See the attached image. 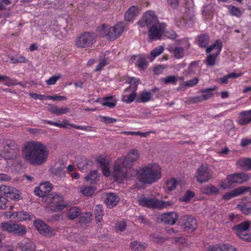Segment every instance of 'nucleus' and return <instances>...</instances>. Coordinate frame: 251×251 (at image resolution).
Wrapping results in <instances>:
<instances>
[{
	"label": "nucleus",
	"mask_w": 251,
	"mask_h": 251,
	"mask_svg": "<svg viewBox=\"0 0 251 251\" xmlns=\"http://www.w3.org/2000/svg\"><path fill=\"white\" fill-rule=\"evenodd\" d=\"M159 209H162L170 207L174 203L172 201H165L162 200H159Z\"/></svg>",
	"instance_id": "obj_58"
},
{
	"label": "nucleus",
	"mask_w": 251,
	"mask_h": 251,
	"mask_svg": "<svg viewBox=\"0 0 251 251\" xmlns=\"http://www.w3.org/2000/svg\"><path fill=\"white\" fill-rule=\"evenodd\" d=\"M166 26L165 23L159 22L155 25L149 27V38L151 40L160 39L165 31Z\"/></svg>",
	"instance_id": "obj_12"
},
{
	"label": "nucleus",
	"mask_w": 251,
	"mask_h": 251,
	"mask_svg": "<svg viewBox=\"0 0 251 251\" xmlns=\"http://www.w3.org/2000/svg\"><path fill=\"white\" fill-rule=\"evenodd\" d=\"M137 150H132L124 157L118 158L114 162L112 176L115 181L122 182L127 177L126 169L130 168L139 158Z\"/></svg>",
	"instance_id": "obj_2"
},
{
	"label": "nucleus",
	"mask_w": 251,
	"mask_h": 251,
	"mask_svg": "<svg viewBox=\"0 0 251 251\" xmlns=\"http://www.w3.org/2000/svg\"><path fill=\"white\" fill-rule=\"evenodd\" d=\"M95 190L92 186L84 187L81 189V192L85 196H91L94 193Z\"/></svg>",
	"instance_id": "obj_52"
},
{
	"label": "nucleus",
	"mask_w": 251,
	"mask_h": 251,
	"mask_svg": "<svg viewBox=\"0 0 251 251\" xmlns=\"http://www.w3.org/2000/svg\"><path fill=\"white\" fill-rule=\"evenodd\" d=\"M103 214L104 212L102 205L100 204L97 205L95 209V218L99 222H100Z\"/></svg>",
	"instance_id": "obj_46"
},
{
	"label": "nucleus",
	"mask_w": 251,
	"mask_h": 251,
	"mask_svg": "<svg viewBox=\"0 0 251 251\" xmlns=\"http://www.w3.org/2000/svg\"><path fill=\"white\" fill-rule=\"evenodd\" d=\"M61 75L60 74L53 75L50 77L49 79L46 80V82L48 85H54L56 83L57 81L61 77Z\"/></svg>",
	"instance_id": "obj_56"
},
{
	"label": "nucleus",
	"mask_w": 251,
	"mask_h": 251,
	"mask_svg": "<svg viewBox=\"0 0 251 251\" xmlns=\"http://www.w3.org/2000/svg\"><path fill=\"white\" fill-rule=\"evenodd\" d=\"M34 225L41 234L47 236H50L51 234L52 228L43 221L36 220L34 222Z\"/></svg>",
	"instance_id": "obj_17"
},
{
	"label": "nucleus",
	"mask_w": 251,
	"mask_h": 251,
	"mask_svg": "<svg viewBox=\"0 0 251 251\" xmlns=\"http://www.w3.org/2000/svg\"><path fill=\"white\" fill-rule=\"evenodd\" d=\"M194 197V193L190 190H188L185 192L184 195L182 198L181 201L185 202H188Z\"/></svg>",
	"instance_id": "obj_57"
},
{
	"label": "nucleus",
	"mask_w": 251,
	"mask_h": 251,
	"mask_svg": "<svg viewBox=\"0 0 251 251\" xmlns=\"http://www.w3.org/2000/svg\"><path fill=\"white\" fill-rule=\"evenodd\" d=\"M179 224L184 231L192 232L197 227L196 220L192 216L185 215L180 217Z\"/></svg>",
	"instance_id": "obj_8"
},
{
	"label": "nucleus",
	"mask_w": 251,
	"mask_h": 251,
	"mask_svg": "<svg viewBox=\"0 0 251 251\" xmlns=\"http://www.w3.org/2000/svg\"><path fill=\"white\" fill-rule=\"evenodd\" d=\"M46 100H52L54 101L55 100H67V97L65 96H59L58 95L54 96H48L46 97Z\"/></svg>",
	"instance_id": "obj_59"
},
{
	"label": "nucleus",
	"mask_w": 251,
	"mask_h": 251,
	"mask_svg": "<svg viewBox=\"0 0 251 251\" xmlns=\"http://www.w3.org/2000/svg\"><path fill=\"white\" fill-rule=\"evenodd\" d=\"M126 227V223L125 221H122L118 222L116 225V228L117 230L120 231H123L125 230Z\"/></svg>",
	"instance_id": "obj_60"
},
{
	"label": "nucleus",
	"mask_w": 251,
	"mask_h": 251,
	"mask_svg": "<svg viewBox=\"0 0 251 251\" xmlns=\"http://www.w3.org/2000/svg\"><path fill=\"white\" fill-rule=\"evenodd\" d=\"M14 225V223L5 222L0 224V227L2 231L12 233Z\"/></svg>",
	"instance_id": "obj_39"
},
{
	"label": "nucleus",
	"mask_w": 251,
	"mask_h": 251,
	"mask_svg": "<svg viewBox=\"0 0 251 251\" xmlns=\"http://www.w3.org/2000/svg\"><path fill=\"white\" fill-rule=\"evenodd\" d=\"M210 41V37L208 33H203L198 36L197 42L199 46L202 48H206Z\"/></svg>",
	"instance_id": "obj_28"
},
{
	"label": "nucleus",
	"mask_w": 251,
	"mask_h": 251,
	"mask_svg": "<svg viewBox=\"0 0 251 251\" xmlns=\"http://www.w3.org/2000/svg\"><path fill=\"white\" fill-rule=\"evenodd\" d=\"M202 101L201 96H196L193 97H191L188 100L189 103H196Z\"/></svg>",
	"instance_id": "obj_64"
},
{
	"label": "nucleus",
	"mask_w": 251,
	"mask_h": 251,
	"mask_svg": "<svg viewBox=\"0 0 251 251\" xmlns=\"http://www.w3.org/2000/svg\"><path fill=\"white\" fill-rule=\"evenodd\" d=\"M249 227V223L244 222L233 227L232 230L240 239L246 241L251 242V235L247 232Z\"/></svg>",
	"instance_id": "obj_11"
},
{
	"label": "nucleus",
	"mask_w": 251,
	"mask_h": 251,
	"mask_svg": "<svg viewBox=\"0 0 251 251\" xmlns=\"http://www.w3.org/2000/svg\"><path fill=\"white\" fill-rule=\"evenodd\" d=\"M105 200V203L110 208L116 206L119 201V198L114 193H107Z\"/></svg>",
	"instance_id": "obj_24"
},
{
	"label": "nucleus",
	"mask_w": 251,
	"mask_h": 251,
	"mask_svg": "<svg viewBox=\"0 0 251 251\" xmlns=\"http://www.w3.org/2000/svg\"><path fill=\"white\" fill-rule=\"evenodd\" d=\"M250 187L240 186L223 195L222 199L226 201H228L231 199L241 195L250 189Z\"/></svg>",
	"instance_id": "obj_15"
},
{
	"label": "nucleus",
	"mask_w": 251,
	"mask_h": 251,
	"mask_svg": "<svg viewBox=\"0 0 251 251\" xmlns=\"http://www.w3.org/2000/svg\"><path fill=\"white\" fill-rule=\"evenodd\" d=\"M241 75L242 74H237L235 73H230L224 76L223 77L219 78L218 82L221 84H226L228 83V79L229 78L235 79L241 76Z\"/></svg>",
	"instance_id": "obj_32"
},
{
	"label": "nucleus",
	"mask_w": 251,
	"mask_h": 251,
	"mask_svg": "<svg viewBox=\"0 0 251 251\" xmlns=\"http://www.w3.org/2000/svg\"><path fill=\"white\" fill-rule=\"evenodd\" d=\"M125 27L122 23H118L113 26L102 25L99 27L101 34L106 36L109 40H114L124 32Z\"/></svg>",
	"instance_id": "obj_6"
},
{
	"label": "nucleus",
	"mask_w": 251,
	"mask_h": 251,
	"mask_svg": "<svg viewBox=\"0 0 251 251\" xmlns=\"http://www.w3.org/2000/svg\"><path fill=\"white\" fill-rule=\"evenodd\" d=\"M177 183V181L175 178H171L166 182V189L169 191H172L175 190L176 188Z\"/></svg>",
	"instance_id": "obj_47"
},
{
	"label": "nucleus",
	"mask_w": 251,
	"mask_h": 251,
	"mask_svg": "<svg viewBox=\"0 0 251 251\" xmlns=\"http://www.w3.org/2000/svg\"><path fill=\"white\" fill-rule=\"evenodd\" d=\"M201 192L206 195H218L220 193V190L214 185L209 184L202 187Z\"/></svg>",
	"instance_id": "obj_30"
},
{
	"label": "nucleus",
	"mask_w": 251,
	"mask_h": 251,
	"mask_svg": "<svg viewBox=\"0 0 251 251\" xmlns=\"http://www.w3.org/2000/svg\"><path fill=\"white\" fill-rule=\"evenodd\" d=\"M96 35L94 33L85 32L78 36L75 41V45L78 48L91 47L96 42Z\"/></svg>",
	"instance_id": "obj_7"
},
{
	"label": "nucleus",
	"mask_w": 251,
	"mask_h": 251,
	"mask_svg": "<svg viewBox=\"0 0 251 251\" xmlns=\"http://www.w3.org/2000/svg\"><path fill=\"white\" fill-rule=\"evenodd\" d=\"M0 189L7 198L11 200H18L19 194L16 189L5 185L1 186Z\"/></svg>",
	"instance_id": "obj_18"
},
{
	"label": "nucleus",
	"mask_w": 251,
	"mask_h": 251,
	"mask_svg": "<svg viewBox=\"0 0 251 251\" xmlns=\"http://www.w3.org/2000/svg\"><path fill=\"white\" fill-rule=\"evenodd\" d=\"M47 108L49 112L56 115H61L70 111L69 108L66 107H58L52 104H48Z\"/></svg>",
	"instance_id": "obj_21"
},
{
	"label": "nucleus",
	"mask_w": 251,
	"mask_h": 251,
	"mask_svg": "<svg viewBox=\"0 0 251 251\" xmlns=\"http://www.w3.org/2000/svg\"><path fill=\"white\" fill-rule=\"evenodd\" d=\"M91 214L89 212H87L82 215L79 218V222L82 224H87L91 221Z\"/></svg>",
	"instance_id": "obj_49"
},
{
	"label": "nucleus",
	"mask_w": 251,
	"mask_h": 251,
	"mask_svg": "<svg viewBox=\"0 0 251 251\" xmlns=\"http://www.w3.org/2000/svg\"><path fill=\"white\" fill-rule=\"evenodd\" d=\"M178 218L177 213L168 212L160 216V220L166 225H174L176 223Z\"/></svg>",
	"instance_id": "obj_19"
},
{
	"label": "nucleus",
	"mask_w": 251,
	"mask_h": 251,
	"mask_svg": "<svg viewBox=\"0 0 251 251\" xmlns=\"http://www.w3.org/2000/svg\"><path fill=\"white\" fill-rule=\"evenodd\" d=\"M195 16L192 9L188 8L183 14V17H176L175 20L176 24L177 26L182 27L190 26L194 23Z\"/></svg>",
	"instance_id": "obj_10"
},
{
	"label": "nucleus",
	"mask_w": 251,
	"mask_h": 251,
	"mask_svg": "<svg viewBox=\"0 0 251 251\" xmlns=\"http://www.w3.org/2000/svg\"><path fill=\"white\" fill-rule=\"evenodd\" d=\"M151 100V93L148 91H143L141 93L140 98H137L136 101L137 102H146Z\"/></svg>",
	"instance_id": "obj_35"
},
{
	"label": "nucleus",
	"mask_w": 251,
	"mask_h": 251,
	"mask_svg": "<svg viewBox=\"0 0 251 251\" xmlns=\"http://www.w3.org/2000/svg\"><path fill=\"white\" fill-rule=\"evenodd\" d=\"M222 45L221 43L217 41L214 44L207 47L206 51L207 53H209L214 50H216V53L219 54L222 50Z\"/></svg>",
	"instance_id": "obj_42"
},
{
	"label": "nucleus",
	"mask_w": 251,
	"mask_h": 251,
	"mask_svg": "<svg viewBox=\"0 0 251 251\" xmlns=\"http://www.w3.org/2000/svg\"><path fill=\"white\" fill-rule=\"evenodd\" d=\"M239 179L238 174L228 175L226 179L228 184H226V183H223L220 184V187L223 189H226L228 188H230V185L233 183H236L241 184V181Z\"/></svg>",
	"instance_id": "obj_23"
},
{
	"label": "nucleus",
	"mask_w": 251,
	"mask_h": 251,
	"mask_svg": "<svg viewBox=\"0 0 251 251\" xmlns=\"http://www.w3.org/2000/svg\"><path fill=\"white\" fill-rule=\"evenodd\" d=\"M163 81L165 84L172 83L176 84L177 82V77L174 75H169L163 78Z\"/></svg>",
	"instance_id": "obj_54"
},
{
	"label": "nucleus",
	"mask_w": 251,
	"mask_h": 251,
	"mask_svg": "<svg viewBox=\"0 0 251 251\" xmlns=\"http://www.w3.org/2000/svg\"><path fill=\"white\" fill-rule=\"evenodd\" d=\"M126 82L129 84V86L125 89V93L129 92L130 91L136 92L138 85L141 83V81L139 78L134 77H128L126 80Z\"/></svg>",
	"instance_id": "obj_22"
},
{
	"label": "nucleus",
	"mask_w": 251,
	"mask_h": 251,
	"mask_svg": "<svg viewBox=\"0 0 251 251\" xmlns=\"http://www.w3.org/2000/svg\"><path fill=\"white\" fill-rule=\"evenodd\" d=\"M44 122L47 124H48L49 125H53L59 127L61 128H67V126H70L72 127H74L75 128L77 129H80L82 130L85 131H90L91 130L89 129L88 127L86 126H77L72 124H70L69 122L66 120H63L62 121V124L58 123L57 122H52L49 120H45L44 121Z\"/></svg>",
	"instance_id": "obj_16"
},
{
	"label": "nucleus",
	"mask_w": 251,
	"mask_h": 251,
	"mask_svg": "<svg viewBox=\"0 0 251 251\" xmlns=\"http://www.w3.org/2000/svg\"><path fill=\"white\" fill-rule=\"evenodd\" d=\"M237 163L246 170H251V158H241L238 161Z\"/></svg>",
	"instance_id": "obj_43"
},
{
	"label": "nucleus",
	"mask_w": 251,
	"mask_h": 251,
	"mask_svg": "<svg viewBox=\"0 0 251 251\" xmlns=\"http://www.w3.org/2000/svg\"><path fill=\"white\" fill-rule=\"evenodd\" d=\"M164 50V48L163 46H159L154 49L151 52V55L153 58H155L157 56L159 55L160 54H161L163 52Z\"/></svg>",
	"instance_id": "obj_50"
},
{
	"label": "nucleus",
	"mask_w": 251,
	"mask_h": 251,
	"mask_svg": "<svg viewBox=\"0 0 251 251\" xmlns=\"http://www.w3.org/2000/svg\"><path fill=\"white\" fill-rule=\"evenodd\" d=\"M81 211L77 207L74 206L70 208L67 212V217L70 220H74L80 214Z\"/></svg>",
	"instance_id": "obj_33"
},
{
	"label": "nucleus",
	"mask_w": 251,
	"mask_h": 251,
	"mask_svg": "<svg viewBox=\"0 0 251 251\" xmlns=\"http://www.w3.org/2000/svg\"><path fill=\"white\" fill-rule=\"evenodd\" d=\"M137 96L136 92L132 91L131 93L129 95H125L122 96V100L127 103H130L133 101L134 100H136V97Z\"/></svg>",
	"instance_id": "obj_44"
},
{
	"label": "nucleus",
	"mask_w": 251,
	"mask_h": 251,
	"mask_svg": "<svg viewBox=\"0 0 251 251\" xmlns=\"http://www.w3.org/2000/svg\"><path fill=\"white\" fill-rule=\"evenodd\" d=\"M237 208L239 209L243 213L246 215L251 214V203H240L237 205Z\"/></svg>",
	"instance_id": "obj_38"
},
{
	"label": "nucleus",
	"mask_w": 251,
	"mask_h": 251,
	"mask_svg": "<svg viewBox=\"0 0 251 251\" xmlns=\"http://www.w3.org/2000/svg\"><path fill=\"white\" fill-rule=\"evenodd\" d=\"M22 251H34V248L30 243H27L21 246Z\"/></svg>",
	"instance_id": "obj_63"
},
{
	"label": "nucleus",
	"mask_w": 251,
	"mask_h": 251,
	"mask_svg": "<svg viewBox=\"0 0 251 251\" xmlns=\"http://www.w3.org/2000/svg\"><path fill=\"white\" fill-rule=\"evenodd\" d=\"M139 8L137 6L133 5L125 13V19L126 21H130L139 13Z\"/></svg>",
	"instance_id": "obj_26"
},
{
	"label": "nucleus",
	"mask_w": 251,
	"mask_h": 251,
	"mask_svg": "<svg viewBox=\"0 0 251 251\" xmlns=\"http://www.w3.org/2000/svg\"><path fill=\"white\" fill-rule=\"evenodd\" d=\"M0 152L7 160L16 158L19 153V146L16 142L10 139L0 140Z\"/></svg>",
	"instance_id": "obj_4"
},
{
	"label": "nucleus",
	"mask_w": 251,
	"mask_h": 251,
	"mask_svg": "<svg viewBox=\"0 0 251 251\" xmlns=\"http://www.w3.org/2000/svg\"><path fill=\"white\" fill-rule=\"evenodd\" d=\"M8 216V215H7ZM10 218H17L18 221H24L31 219V216L28 213L24 211H12L9 214Z\"/></svg>",
	"instance_id": "obj_25"
},
{
	"label": "nucleus",
	"mask_w": 251,
	"mask_h": 251,
	"mask_svg": "<svg viewBox=\"0 0 251 251\" xmlns=\"http://www.w3.org/2000/svg\"><path fill=\"white\" fill-rule=\"evenodd\" d=\"M159 23L158 17L152 11H147L143 16L142 18L137 22V25L141 27H147L148 28L155 25Z\"/></svg>",
	"instance_id": "obj_9"
},
{
	"label": "nucleus",
	"mask_w": 251,
	"mask_h": 251,
	"mask_svg": "<svg viewBox=\"0 0 251 251\" xmlns=\"http://www.w3.org/2000/svg\"><path fill=\"white\" fill-rule=\"evenodd\" d=\"M45 202L49 204L50 209L52 212L62 210L67 206L63 196L56 193H48Z\"/></svg>",
	"instance_id": "obj_5"
},
{
	"label": "nucleus",
	"mask_w": 251,
	"mask_h": 251,
	"mask_svg": "<svg viewBox=\"0 0 251 251\" xmlns=\"http://www.w3.org/2000/svg\"><path fill=\"white\" fill-rule=\"evenodd\" d=\"M108 64L107 59H106L105 58L100 60L99 64L97 66L96 68V71H100L102 68Z\"/></svg>",
	"instance_id": "obj_61"
},
{
	"label": "nucleus",
	"mask_w": 251,
	"mask_h": 251,
	"mask_svg": "<svg viewBox=\"0 0 251 251\" xmlns=\"http://www.w3.org/2000/svg\"><path fill=\"white\" fill-rule=\"evenodd\" d=\"M199 82V79L195 77L193 79L189 80L183 82L181 85L184 87H191L196 85Z\"/></svg>",
	"instance_id": "obj_55"
},
{
	"label": "nucleus",
	"mask_w": 251,
	"mask_h": 251,
	"mask_svg": "<svg viewBox=\"0 0 251 251\" xmlns=\"http://www.w3.org/2000/svg\"><path fill=\"white\" fill-rule=\"evenodd\" d=\"M50 171L51 175L57 177L62 178L65 176L64 167L63 165H60L59 166H54L50 169Z\"/></svg>",
	"instance_id": "obj_29"
},
{
	"label": "nucleus",
	"mask_w": 251,
	"mask_h": 251,
	"mask_svg": "<svg viewBox=\"0 0 251 251\" xmlns=\"http://www.w3.org/2000/svg\"><path fill=\"white\" fill-rule=\"evenodd\" d=\"M141 206L150 208L159 209V200L156 198H142L138 200Z\"/></svg>",
	"instance_id": "obj_14"
},
{
	"label": "nucleus",
	"mask_w": 251,
	"mask_h": 251,
	"mask_svg": "<svg viewBox=\"0 0 251 251\" xmlns=\"http://www.w3.org/2000/svg\"><path fill=\"white\" fill-rule=\"evenodd\" d=\"M43 186L44 188H46V191H43L42 189V186L40 187H36L34 190V193L37 196L42 197L45 201V198L48 195V193H47L46 192L50 191L51 189V187L49 183H45Z\"/></svg>",
	"instance_id": "obj_27"
},
{
	"label": "nucleus",
	"mask_w": 251,
	"mask_h": 251,
	"mask_svg": "<svg viewBox=\"0 0 251 251\" xmlns=\"http://www.w3.org/2000/svg\"><path fill=\"white\" fill-rule=\"evenodd\" d=\"M196 177L198 182H206L213 178V173L210 171L207 166L201 165L196 173Z\"/></svg>",
	"instance_id": "obj_13"
},
{
	"label": "nucleus",
	"mask_w": 251,
	"mask_h": 251,
	"mask_svg": "<svg viewBox=\"0 0 251 251\" xmlns=\"http://www.w3.org/2000/svg\"><path fill=\"white\" fill-rule=\"evenodd\" d=\"M215 90V87L206 89L201 91L203 93L202 95H201L202 101L206 100L209 99L213 95V94L211 91Z\"/></svg>",
	"instance_id": "obj_41"
},
{
	"label": "nucleus",
	"mask_w": 251,
	"mask_h": 251,
	"mask_svg": "<svg viewBox=\"0 0 251 251\" xmlns=\"http://www.w3.org/2000/svg\"><path fill=\"white\" fill-rule=\"evenodd\" d=\"M100 103L102 105L106 106L109 108H114L116 106V100L114 97L110 96L105 98L100 102Z\"/></svg>",
	"instance_id": "obj_37"
},
{
	"label": "nucleus",
	"mask_w": 251,
	"mask_h": 251,
	"mask_svg": "<svg viewBox=\"0 0 251 251\" xmlns=\"http://www.w3.org/2000/svg\"><path fill=\"white\" fill-rule=\"evenodd\" d=\"M136 65L139 69L144 70L147 67L148 63L146 58L143 55H140L137 60Z\"/></svg>",
	"instance_id": "obj_45"
},
{
	"label": "nucleus",
	"mask_w": 251,
	"mask_h": 251,
	"mask_svg": "<svg viewBox=\"0 0 251 251\" xmlns=\"http://www.w3.org/2000/svg\"><path fill=\"white\" fill-rule=\"evenodd\" d=\"M136 175L139 181L144 184H151L161 178V168L157 164H149L139 169Z\"/></svg>",
	"instance_id": "obj_3"
},
{
	"label": "nucleus",
	"mask_w": 251,
	"mask_h": 251,
	"mask_svg": "<svg viewBox=\"0 0 251 251\" xmlns=\"http://www.w3.org/2000/svg\"><path fill=\"white\" fill-rule=\"evenodd\" d=\"M169 51L174 54V56L177 59L182 58L184 55V48L182 47H175L171 48Z\"/></svg>",
	"instance_id": "obj_31"
},
{
	"label": "nucleus",
	"mask_w": 251,
	"mask_h": 251,
	"mask_svg": "<svg viewBox=\"0 0 251 251\" xmlns=\"http://www.w3.org/2000/svg\"><path fill=\"white\" fill-rule=\"evenodd\" d=\"M101 118L102 119L101 121L106 124H112L117 121L116 119L106 116H102L101 117Z\"/></svg>",
	"instance_id": "obj_62"
},
{
	"label": "nucleus",
	"mask_w": 251,
	"mask_h": 251,
	"mask_svg": "<svg viewBox=\"0 0 251 251\" xmlns=\"http://www.w3.org/2000/svg\"><path fill=\"white\" fill-rule=\"evenodd\" d=\"M237 122L240 126L247 125L251 123V110L244 111L239 114Z\"/></svg>",
	"instance_id": "obj_20"
},
{
	"label": "nucleus",
	"mask_w": 251,
	"mask_h": 251,
	"mask_svg": "<svg viewBox=\"0 0 251 251\" xmlns=\"http://www.w3.org/2000/svg\"><path fill=\"white\" fill-rule=\"evenodd\" d=\"M13 234L18 236H23L26 232L25 226L16 223H14Z\"/></svg>",
	"instance_id": "obj_36"
},
{
	"label": "nucleus",
	"mask_w": 251,
	"mask_h": 251,
	"mask_svg": "<svg viewBox=\"0 0 251 251\" xmlns=\"http://www.w3.org/2000/svg\"><path fill=\"white\" fill-rule=\"evenodd\" d=\"M24 159L33 166H40L45 163L49 151L42 143L37 141L28 142L22 150Z\"/></svg>",
	"instance_id": "obj_1"
},
{
	"label": "nucleus",
	"mask_w": 251,
	"mask_h": 251,
	"mask_svg": "<svg viewBox=\"0 0 251 251\" xmlns=\"http://www.w3.org/2000/svg\"><path fill=\"white\" fill-rule=\"evenodd\" d=\"M228 10L229 11L230 14L232 16L239 17L241 15L242 13L240 10L237 7L233 6H229Z\"/></svg>",
	"instance_id": "obj_51"
},
{
	"label": "nucleus",
	"mask_w": 251,
	"mask_h": 251,
	"mask_svg": "<svg viewBox=\"0 0 251 251\" xmlns=\"http://www.w3.org/2000/svg\"><path fill=\"white\" fill-rule=\"evenodd\" d=\"M10 61L12 63H25L27 62V59L22 55H19L15 57H11Z\"/></svg>",
	"instance_id": "obj_53"
},
{
	"label": "nucleus",
	"mask_w": 251,
	"mask_h": 251,
	"mask_svg": "<svg viewBox=\"0 0 251 251\" xmlns=\"http://www.w3.org/2000/svg\"><path fill=\"white\" fill-rule=\"evenodd\" d=\"M147 247V244L135 241L131 243V249L133 251H144Z\"/></svg>",
	"instance_id": "obj_34"
},
{
	"label": "nucleus",
	"mask_w": 251,
	"mask_h": 251,
	"mask_svg": "<svg viewBox=\"0 0 251 251\" xmlns=\"http://www.w3.org/2000/svg\"><path fill=\"white\" fill-rule=\"evenodd\" d=\"M219 54L215 53L213 54H209L205 61V63L208 66H212L215 65V60Z\"/></svg>",
	"instance_id": "obj_48"
},
{
	"label": "nucleus",
	"mask_w": 251,
	"mask_h": 251,
	"mask_svg": "<svg viewBox=\"0 0 251 251\" xmlns=\"http://www.w3.org/2000/svg\"><path fill=\"white\" fill-rule=\"evenodd\" d=\"M99 175L97 171L96 170L91 171L87 176L85 177V180L91 183H95L99 179Z\"/></svg>",
	"instance_id": "obj_40"
}]
</instances>
